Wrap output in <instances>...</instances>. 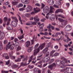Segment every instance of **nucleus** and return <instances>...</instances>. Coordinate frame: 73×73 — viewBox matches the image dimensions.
<instances>
[{
	"label": "nucleus",
	"instance_id": "nucleus-43",
	"mask_svg": "<svg viewBox=\"0 0 73 73\" xmlns=\"http://www.w3.org/2000/svg\"><path fill=\"white\" fill-rule=\"evenodd\" d=\"M23 6V5L22 3H20L18 5V7L20 8V7H21Z\"/></svg>",
	"mask_w": 73,
	"mask_h": 73
},
{
	"label": "nucleus",
	"instance_id": "nucleus-57",
	"mask_svg": "<svg viewBox=\"0 0 73 73\" xmlns=\"http://www.w3.org/2000/svg\"><path fill=\"white\" fill-rule=\"evenodd\" d=\"M3 47L2 44V45H0V50H1L3 49Z\"/></svg>",
	"mask_w": 73,
	"mask_h": 73
},
{
	"label": "nucleus",
	"instance_id": "nucleus-23",
	"mask_svg": "<svg viewBox=\"0 0 73 73\" xmlns=\"http://www.w3.org/2000/svg\"><path fill=\"white\" fill-rule=\"evenodd\" d=\"M12 20H14L15 21L17 22H18V20L17 19V18L16 17H11Z\"/></svg>",
	"mask_w": 73,
	"mask_h": 73
},
{
	"label": "nucleus",
	"instance_id": "nucleus-62",
	"mask_svg": "<svg viewBox=\"0 0 73 73\" xmlns=\"http://www.w3.org/2000/svg\"><path fill=\"white\" fill-rule=\"evenodd\" d=\"M3 64H4V63L2 61H0V65H3Z\"/></svg>",
	"mask_w": 73,
	"mask_h": 73
},
{
	"label": "nucleus",
	"instance_id": "nucleus-5",
	"mask_svg": "<svg viewBox=\"0 0 73 73\" xmlns=\"http://www.w3.org/2000/svg\"><path fill=\"white\" fill-rule=\"evenodd\" d=\"M44 25V23H42V24H40L39 26V31L40 32H42V31L44 30V29H43V27Z\"/></svg>",
	"mask_w": 73,
	"mask_h": 73
},
{
	"label": "nucleus",
	"instance_id": "nucleus-28",
	"mask_svg": "<svg viewBox=\"0 0 73 73\" xmlns=\"http://www.w3.org/2000/svg\"><path fill=\"white\" fill-rule=\"evenodd\" d=\"M38 45H39V44L37 43L35 46V50H35V52H36V51H37V49H36V48H37V47H38Z\"/></svg>",
	"mask_w": 73,
	"mask_h": 73
},
{
	"label": "nucleus",
	"instance_id": "nucleus-59",
	"mask_svg": "<svg viewBox=\"0 0 73 73\" xmlns=\"http://www.w3.org/2000/svg\"><path fill=\"white\" fill-rule=\"evenodd\" d=\"M19 11H24V10H25V9L24 8H20L19 9Z\"/></svg>",
	"mask_w": 73,
	"mask_h": 73
},
{
	"label": "nucleus",
	"instance_id": "nucleus-41",
	"mask_svg": "<svg viewBox=\"0 0 73 73\" xmlns=\"http://www.w3.org/2000/svg\"><path fill=\"white\" fill-rule=\"evenodd\" d=\"M20 61H21V59L20 58H18V59L15 60V62H19Z\"/></svg>",
	"mask_w": 73,
	"mask_h": 73
},
{
	"label": "nucleus",
	"instance_id": "nucleus-33",
	"mask_svg": "<svg viewBox=\"0 0 73 73\" xmlns=\"http://www.w3.org/2000/svg\"><path fill=\"white\" fill-rule=\"evenodd\" d=\"M58 55H59V53L56 52L53 55V57H57V56H58Z\"/></svg>",
	"mask_w": 73,
	"mask_h": 73
},
{
	"label": "nucleus",
	"instance_id": "nucleus-48",
	"mask_svg": "<svg viewBox=\"0 0 73 73\" xmlns=\"http://www.w3.org/2000/svg\"><path fill=\"white\" fill-rule=\"evenodd\" d=\"M52 26V25L49 24L48 26H47V28H48V29H50L51 28V26Z\"/></svg>",
	"mask_w": 73,
	"mask_h": 73
},
{
	"label": "nucleus",
	"instance_id": "nucleus-25",
	"mask_svg": "<svg viewBox=\"0 0 73 73\" xmlns=\"http://www.w3.org/2000/svg\"><path fill=\"white\" fill-rule=\"evenodd\" d=\"M54 8L52 7H51L50 8V10L49 11V13H53V11L54 10Z\"/></svg>",
	"mask_w": 73,
	"mask_h": 73
},
{
	"label": "nucleus",
	"instance_id": "nucleus-11",
	"mask_svg": "<svg viewBox=\"0 0 73 73\" xmlns=\"http://www.w3.org/2000/svg\"><path fill=\"white\" fill-rule=\"evenodd\" d=\"M4 37V33L3 32H1V31L0 30V39L1 40H3Z\"/></svg>",
	"mask_w": 73,
	"mask_h": 73
},
{
	"label": "nucleus",
	"instance_id": "nucleus-31",
	"mask_svg": "<svg viewBox=\"0 0 73 73\" xmlns=\"http://www.w3.org/2000/svg\"><path fill=\"white\" fill-rule=\"evenodd\" d=\"M33 56L32 55L29 58V62H31V61L32 60V59L33 58Z\"/></svg>",
	"mask_w": 73,
	"mask_h": 73
},
{
	"label": "nucleus",
	"instance_id": "nucleus-17",
	"mask_svg": "<svg viewBox=\"0 0 73 73\" xmlns=\"http://www.w3.org/2000/svg\"><path fill=\"white\" fill-rule=\"evenodd\" d=\"M21 2L23 4H29V0H21Z\"/></svg>",
	"mask_w": 73,
	"mask_h": 73
},
{
	"label": "nucleus",
	"instance_id": "nucleus-22",
	"mask_svg": "<svg viewBox=\"0 0 73 73\" xmlns=\"http://www.w3.org/2000/svg\"><path fill=\"white\" fill-rule=\"evenodd\" d=\"M55 52H56V51L55 50H52V51H51L50 54V56L52 57H53V54Z\"/></svg>",
	"mask_w": 73,
	"mask_h": 73
},
{
	"label": "nucleus",
	"instance_id": "nucleus-63",
	"mask_svg": "<svg viewBox=\"0 0 73 73\" xmlns=\"http://www.w3.org/2000/svg\"><path fill=\"white\" fill-rule=\"evenodd\" d=\"M49 55V52H48L46 54V56L45 57H48V56Z\"/></svg>",
	"mask_w": 73,
	"mask_h": 73
},
{
	"label": "nucleus",
	"instance_id": "nucleus-46",
	"mask_svg": "<svg viewBox=\"0 0 73 73\" xmlns=\"http://www.w3.org/2000/svg\"><path fill=\"white\" fill-rule=\"evenodd\" d=\"M1 72L3 73H8L9 72V71H1Z\"/></svg>",
	"mask_w": 73,
	"mask_h": 73
},
{
	"label": "nucleus",
	"instance_id": "nucleus-12",
	"mask_svg": "<svg viewBox=\"0 0 73 73\" xmlns=\"http://www.w3.org/2000/svg\"><path fill=\"white\" fill-rule=\"evenodd\" d=\"M26 25H37V24H36L35 22H29L28 23H26Z\"/></svg>",
	"mask_w": 73,
	"mask_h": 73
},
{
	"label": "nucleus",
	"instance_id": "nucleus-52",
	"mask_svg": "<svg viewBox=\"0 0 73 73\" xmlns=\"http://www.w3.org/2000/svg\"><path fill=\"white\" fill-rule=\"evenodd\" d=\"M50 46H51V43H49L47 44V47L49 48V47H50Z\"/></svg>",
	"mask_w": 73,
	"mask_h": 73
},
{
	"label": "nucleus",
	"instance_id": "nucleus-20",
	"mask_svg": "<svg viewBox=\"0 0 73 73\" xmlns=\"http://www.w3.org/2000/svg\"><path fill=\"white\" fill-rule=\"evenodd\" d=\"M25 45L26 47L28 48V47H29V46L31 45V42L29 41H27L26 42Z\"/></svg>",
	"mask_w": 73,
	"mask_h": 73
},
{
	"label": "nucleus",
	"instance_id": "nucleus-60",
	"mask_svg": "<svg viewBox=\"0 0 73 73\" xmlns=\"http://www.w3.org/2000/svg\"><path fill=\"white\" fill-rule=\"evenodd\" d=\"M46 19H45V18H44L43 19H42L40 20V21H41V22H44L45 20Z\"/></svg>",
	"mask_w": 73,
	"mask_h": 73
},
{
	"label": "nucleus",
	"instance_id": "nucleus-50",
	"mask_svg": "<svg viewBox=\"0 0 73 73\" xmlns=\"http://www.w3.org/2000/svg\"><path fill=\"white\" fill-rule=\"evenodd\" d=\"M3 43L4 44H7L8 43V40H6L4 41Z\"/></svg>",
	"mask_w": 73,
	"mask_h": 73
},
{
	"label": "nucleus",
	"instance_id": "nucleus-10",
	"mask_svg": "<svg viewBox=\"0 0 73 73\" xmlns=\"http://www.w3.org/2000/svg\"><path fill=\"white\" fill-rule=\"evenodd\" d=\"M3 57H4L5 59L8 60L9 58V56L8 55V54L7 53H4L3 54Z\"/></svg>",
	"mask_w": 73,
	"mask_h": 73
},
{
	"label": "nucleus",
	"instance_id": "nucleus-55",
	"mask_svg": "<svg viewBox=\"0 0 73 73\" xmlns=\"http://www.w3.org/2000/svg\"><path fill=\"white\" fill-rule=\"evenodd\" d=\"M54 48L55 49H57L58 48V46L57 45H56L54 46Z\"/></svg>",
	"mask_w": 73,
	"mask_h": 73
},
{
	"label": "nucleus",
	"instance_id": "nucleus-47",
	"mask_svg": "<svg viewBox=\"0 0 73 73\" xmlns=\"http://www.w3.org/2000/svg\"><path fill=\"white\" fill-rule=\"evenodd\" d=\"M9 55L10 57H11L13 55V52L11 51V52L9 53Z\"/></svg>",
	"mask_w": 73,
	"mask_h": 73
},
{
	"label": "nucleus",
	"instance_id": "nucleus-21",
	"mask_svg": "<svg viewBox=\"0 0 73 73\" xmlns=\"http://www.w3.org/2000/svg\"><path fill=\"white\" fill-rule=\"evenodd\" d=\"M49 50L48 47H46L44 48L42 51L43 52V53H45Z\"/></svg>",
	"mask_w": 73,
	"mask_h": 73
},
{
	"label": "nucleus",
	"instance_id": "nucleus-13",
	"mask_svg": "<svg viewBox=\"0 0 73 73\" xmlns=\"http://www.w3.org/2000/svg\"><path fill=\"white\" fill-rule=\"evenodd\" d=\"M38 17L37 16H36L34 18V21H35L36 23H37L38 22V21H39L40 19L39 18H38Z\"/></svg>",
	"mask_w": 73,
	"mask_h": 73
},
{
	"label": "nucleus",
	"instance_id": "nucleus-40",
	"mask_svg": "<svg viewBox=\"0 0 73 73\" xmlns=\"http://www.w3.org/2000/svg\"><path fill=\"white\" fill-rule=\"evenodd\" d=\"M33 71L35 73H36V72L38 71V69L36 68L34 69Z\"/></svg>",
	"mask_w": 73,
	"mask_h": 73
},
{
	"label": "nucleus",
	"instance_id": "nucleus-49",
	"mask_svg": "<svg viewBox=\"0 0 73 73\" xmlns=\"http://www.w3.org/2000/svg\"><path fill=\"white\" fill-rule=\"evenodd\" d=\"M25 16L26 17H30V15L28 13L26 14H25Z\"/></svg>",
	"mask_w": 73,
	"mask_h": 73
},
{
	"label": "nucleus",
	"instance_id": "nucleus-58",
	"mask_svg": "<svg viewBox=\"0 0 73 73\" xmlns=\"http://www.w3.org/2000/svg\"><path fill=\"white\" fill-rule=\"evenodd\" d=\"M54 8H59V7L56 5H54Z\"/></svg>",
	"mask_w": 73,
	"mask_h": 73
},
{
	"label": "nucleus",
	"instance_id": "nucleus-38",
	"mask_svg": "<svg viewBox=\"0 0 73 73\" xmlns=\"http://www.w3.org/2000/svg\"><path fill=\"white\" fill-rule=\"evenodd\" d=\"M45 6V5L43 3H41V9H43V8H44Z\"/></svg>",
	"mask_w": 73,
	"mask_h": 73
},
{
	"label": "nucleus",
	"instance_id": "nucleus-44",
	"mask_svg": "<svg viewBox=\"0 0 73 73\" xmlns=\"http://www.w3.org/2000/svg\"><path fill=\"white\" fill-rule=\"evenodd\" d=\"M37 67H38V68H41L42 67V64H41L40 65H38Z\"/></svg>",
	"mask_w": 73,
	"mask_h": 73
},
{
	"label": "nucleus",
	"instance_id": "nucleus-42",
	"mask_svg": "<svg viewBox=\"0 0 73 73\" xmlns=\"http://www.w3.org/2000/svg\"><path fill=\"white\" fill-rule=\"evenodd\" d=\"M21 49V48L20 46H19L17 49V51H19V50H20Z\"/></svg>",
	"mask_w": 73,
	"mask_h": 73
},
{
	"label": "nucleus",
	"instance_id": "nucleus-64",
	"mask_svg": "<svg viewBox=\"0 0 73 73\" xmlns=\"http://www.w3.org/2000/svg\"><path fill=\"white\" fill-rule=\"evenodd\" d=\"M14 49V47L11 46L10 48V50H12Z\"/></svg>",
	"mask_w": 73,
	"mask_h": 73
},
{
	"label": "nucleus",
	"instance_id": "nucleus-51",
	"mask_svg": "<svg viewBox=\"0 0 73 73\" xmlns=\"http://www.w3.org/2000/svg\"><path fill=\"white\" fill-rule=\"evenodd\" d=\"M35 5L37 6V7H40L41 5H40L39 3H36L35 4Z\"/></svg>",
	"mask_w": 73,
	"mask_h": 73
},
{
	"label": "nucleus",
	"instance_id": "nucleus-56",
	"mask_svg": "<svg viewBox=\"0 0 73 73\" xmlns=\"http://www.w3.org/2000/svg\"><path fill=\"white\" fill-rule=\"evenodd\" d=\"M58 16H59V17H61L62 18H63V19H64V17L61 15H58Z\"/></svg>",
	"mask_w": 73,
	"mask_h": 73
},
{
	"label": "nucleus",
	"instance_id": "nucleus-27",
	"mask_svg": "<svg viewBox=\"0 0 73 73\" xmlns=\"http://www.w3.org/2000/svg\"><path fill=\"white\" fill-rule=\"evenodd\" d=\"M54 59H51L50 60H49V64H52V62H54Z\"/></svg>",
	"mask_w": 73,
	"mask_h": 73
},
{
	"label": "nucleus",
	"instance_id": "nucleus-26",
	"mask_svg": "<svg viewBox=\"0 0 73 73\" xmlns=\"http://www.w3.org/2000/svg\"><path fill=\"white\" fill-rule=\"evenodd\" d=\"M25 35V34H23L20 37H18V38L19 39V40H21V39H23V38H24V36Z\"/></svg>",
	"mask_w": 73,
	"mask_h": 73
},
{
	"label": "nucleus",
	"instance_id": "nucleus-39",
	"mask_svg": "<svg viewBox=\"0 0 73 73\" xmlns=\"http://www.w3.org/2000/svg\"><path fill=\"white\" fill-rule=\"evenodd\" d=\"M10 62V60H9L7 61H6L5 63L6 64V65H9V63Z\"/></svg>",
	"mask_w": 73,
	"mask_h": 73
},
{
	"label": "nucleus",
	"instance_id": "nucleus-4",
	"mask_svg": "<svg viewBox=\"0 0 73 73\" xmlns=\"http://www.w3.org/2000/svg\"><path fill=\"white\" fill-rule=\"evenodd\" d=\"M34 12L33 11L31 12V15H33L36 13L40 12V9L39 8H38L37 7H36L35 8H34Z\"/></svg>",
	"mask_w": 73,
	"mask_h": 73
},
{
	"label": "nucleus",
	"instance_id": "nucleus-8",
	"mask_svg": "<svg viewBox=\"0 0 73 73\" xmlns=\"http://www.w3.org/2000/svg\"><path fill=\"white\" fill-rule=\"evenodd\" d=\"M72 29V27L69 25H67L65 29V30L66 31H69Z\"/></svg>",
	"mask_w": 73,
	"mask_h": 73
},
{
	"label": "nucleus",
	"instance_id": "nucleus-34",
	"mask_svg": "<svg viewBox=\"0 0 73 73\" xmlns=\"http://www.w3.org/2000/svg\"><path fill=\"white\" fill-rule=\"evenodd\" d=\"M27 64L22 62L21 64V66H27Z\"/></svg>",
	"mask_w": 73,
	"mask_h": 73
},
{
	"label": "nucleus",
	"instance_id": "nucleus-29",
	"mask_svg": "<svg viewBox=\"0 0 73 73\" xmlns=\"http://www.w3.org/2000/svg\"><path fill=\"white\" fill-rule=\"evenodd\" d=\"M33 50V47L32 46L29 48L28 50V52H31L32 51V50Z\"/></svg>",
	"mask_w": 73,
	"mask_h": 73
},
{
	"label": "nucleus",
	"instance_id": "nucleus-3",
	"mask_svg": "<svg viewBox=\"0 0 73 73\" xmlns=\"http://www.w3.org/2000/svg\"><path fill=\"white\" fill-rule=\"evenodd\" d=\"M58 19L60 22L62 23V25H63V26H65V25L67 24V21H64V20L60 18H58Z\"/></svg>",
	"mask_w": 73,
	"mask_h": 73
},
{
	"label": "nucleus",
	"instance_id": "nucleus-16",
	"mask_svg": "<svg viewBox=\"0 0 73 73\" xmlns=\"http://www.w3.org/2000/svg\"><path fill=\"white\" fill-rule=\"evenodd\" d=\"M26 10H27L26 11L27 12H28L29 11H31L32 10V7L30 6H29L26 8Z\"/></svg>",
	"mask_w": 73,
	"mask_h": 73
},
{
	"label": "nucleus",
	"instance_id": "nucleus-32",
	"mask_svg": "<svg viewBox=\"0 0 73 73\" xmlns=\"http://www.w3.org/2000/svg\"><path fill=\"white\" fill-rule=\"evenodd\" d=\"M11 19L9 18L7 21V23L6 24V25H8L10 23V21H11Z\"/></svg>",
	"mask_w": 73,
	"mask_h": 73
},
{
	"label": "nucleus",
	"instance_id": "nucleus-18",
	"mask_svg": "<svg viewBox=\"0 0 73 73\" xmlns=\"http://www.w3.org/2000/svg\"><path fill=\"white\" fill-rule=\"evenodd\" d=\"M38 58L37 59V61H40L41 59H42L43 57H42V54L40 55L37 57Z\"/></svg>",
	"mask_w": 73,
	"mask_h": 73
},
{
	"label": "nucleus",
	"instance_id": "nucleus-9",
	"mask_svg": "<svg viewBox=\"0 0 73 73\" xmlns=\"http://www.w3.org/2000/svg\"><path fill=\"white\" fill-rule=\"evenodd\" d=\"M18 22H17L15 21H13L11 22V24L13 27H16L17 26Z\"/></svg>",
	"mask_w": 73,
	"mask_h": 73
},
{
	"label": "nucleus",
	"instance_id": "nucleus-14",
	"mask_svg": "<svg viewBox=\"0 0 73 73\" xmlns=\"http://www.w3.org/2000/svg\"><path fill=\"white\" fill-rule=\"evenodd\" d=\"M64 12L63 10L61 9H58L55 12V13H58L59 12H61V13H62Z\"/></svg>",
	"mask_w": 73,
	"mask_h": 73
},
{
	"label": "nucleus",
	"instance_id": "nucleus-15",
	"mask_svg": "<svg viewBox=\"0 0 73 73\" xmlns=\"http://www.w3.org/2000/svg\"><path fill=\"white\" fill-rule=\"evenodd\" d=\"M48 3L49 5H52L54 4V1L53 0H48Z\"/></svg>",
	"mask_w": 73,
	"mask_h": 73
},
{
	"label": "nucleus",
	"instance_id": "nucleus-1",
	"mask_svg": "<svg viewBox=\"0 0 73 73\" xmlns=\"http://www.w3.org/2000/svg\"><path fill=\"white\" fill-rule=\"evenodd\" d=\"M45 45V43H43L41 44L40 45L38 48L37 49V51H36V50H34V56H36L38 52H40V50H42L44 48Z\"/></svg>",
	"mask_w": 73,
	"mask_h": 73
},
{
	"label": "nucleus",
	"instance_id": "nucleus-54",
	"mask_svg": "<svg viewBox=\"0 0 73 73\" xmlns=\"http://www.w3.org/2000/svg\"><path fill=\"white\" fill-rule=\"evenodd\" d=\"M56 5H58V6H60V5H61V2H60V1L58 2L56 4Z\"/></svg>",
	"mask_w": 73,
	"mask_h": 73
},
{
	"label": "nucleus",
	"instance_id": "nucleus-53",
	"mask_svg": "<svg viewBox=\"0 0 73 73\" xmlns=\"http://www.w3.org/2000/svg\"><path fill=\"white\" fill-rule=\"evenodd\" d=\"M19 40H18V39L17 38H15L14 39V42H17Z\"/></svg>",
	"mask_w": 73,
	"mask_h": 73
},
{
	"label": "nucleus",
	"instance_id": "nucleus-61",
	"mask_svg": "<svg viewBox=\"0 0 73 73\" xmlns=\"http://www.w3.org/2000/svg\"><path fill=\"white\" fill-rule=\"evenodd\" d=\"M48 33L47 32H45L44 33V35L45 36H48Z\"/></svg>",
	"mask_w": 73,
	"mask_h": 73
},
{
	"label": "nucleus",
	"instance_id": "nucleus-2",
	"mask_svg": "<svg viewBox=\"0 0 73 73\" xmlns=\"http://www.w3.org/2000/svg\"><path fill=\"white\" fill-rule=\"evenodd\" d=\"M66 70V72H64V73H73L72 72V69L71 68H66L65 69H62L60 70L61 72H64V71Z\"/></svg>",
	"mask_w": 73,
	"mask_h": 73
},
{
	"label": "nucleus",
	"instance_id": "nucleus-30",
	"mask_svg": "<svg viewBox=\"0 0 73 73\" xmlns=\"http://www.w3.org/2000/svg\"><path fill=\"white\" fill-rule=\"evenodd\" d=\"M34 67V66L33 65H29L28 66V68H29V69H33V68Z\"/></svg>",
	"mask_w": 73,
	"mask_h": 73
},
{
	"label": "nucleus",
	"instance_id": "nucleus-35",
	"mask_svg": "<svg viewBox=\"0 0 73 73\" xmlns=\"http://www.w3.org/2000/svg\"><path fill=\"white\" fill-rule=\"evenodd\" d=\"M48 68L49 69H50L51 70H52V69H53V67L51 65H49L48 66Z\"/></svg>",
	"mask_w": 73,
	"mask_h": 73
},
{
	"label": "nucleus",
	"instance_id": "nucleus-19",
	"mask_svg": "<svg viewBox=\"0 0 73 73\" xmlns=\"http://www.w3.org/2000/svg\"><path fill=\"white\" fill-rule=\"evenodd\" d=\"M7 29L8 30H12V29H13V27H12L11 25H9L7 27Z\"/></svg>",
	"mask_w": 73,
	"mask_h": 73
},
{
	"label": "nucleus",
	"instance_id": "nucleus-36",
	"mask_svg": "<svg viewBox=\"0 0 73 73\" xmlns=\"http://www.w3.org/2000/svg\"><path fill=\"white\" fill-rule=\"evenodd\" d=\"M4 23H6L8 20V18L7 17H5L4 18Z\"/></svg>",
	"mask_w": 73,
	"mask_h": 73
},
{
	"label": "nucleus",
	"instance_id": "nucleus-24",
	"mask_svg": "<svg viewBox=\"0 0 73 73\" xmlns=\"http://www.w3.org/2000/svg\"><path fill=\"white\" fill-rule=\"evenodd\" d=\"M56 64L58 66H60L61 65V60H59L57 61Z\"/></svg>",
	"mask_w": 73,
	"mask_h": 73
},
{
	"label": "nucleus",
	"instance_id": "nucleus-37",
	"mask_svg": "<svg viewBox=\"0 0 73 73\" xmlns=\"http://www.w3.org/2000/svg\"><path fill=\"white\" fill-rule=\"evenodd\" d=\"M51 65L52 66V67H53V68H55L56 65V63H53Z\"/></svg>",
	"mask_w": 73,
	"mask_h": 73
},
{
	"label": "nucleus",
	"instance_id": "nucleus-45",
	"mask_svg": "<svg viewBox=\"0 0 73 73\" xmlns=\"http://www.w3.org/2000/svg\"><path fill=\"white\" fill-rule=\"evenodd\" d=\"M61 64H62V65H64V64H65V61L64 60H63L61 62Z\"/></svg>",
	"mask_w": 73,
	"mask_h": 73
},
{
	"label": "nucleus",
	"instance_id": "nucleus-6",
	"mask_svg": "<svg viewBox=\"0 0 73 73\" xmlns=\"http://www.w3.org/2000/svg\"><path fill=\"white\" fill-rule=\"evenodd\" d=\"M49 60H50V57H45L43 59V62H47L49 61Z\"/></svg>",
	"mask_w": 73,
	"mask_h": 73
},
{
	"label": "nucleus",
	"instance_id": "nucleus-7",
	"mask_svg": "<svg viewBox=\"0 0 73 73\" xmlns=\"http://www.w3.org/2000/svg\"><path fill=\"white\" fill-rule=\"evenodd\" d=\"M43 11L44 13H47L48 12H49V7L46 6L43 8Z\"/></svg>",
	"mask_w": 73,
	"mask_h": 73
}]
</instances>
